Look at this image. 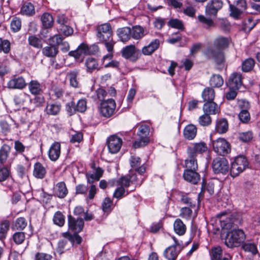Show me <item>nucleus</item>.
<instances>
[{"label": "nucleus", "instance_id": "9d476101", "mask_svg": "<svg viewBox=\"0 0 260 260\" xmlns=\"http://www.w3.org/2000/svg\"><path fill=\"white\" fill-rule=\"evenodd\" d=\"M223 6L222 0H210L205 8L206 15L211 17H216L218 12L222 9Z\"/></svg>", "mask_w": 260, "mask_h": 260}, {"label": "nucleus", "instance_id": "bf43d9fd", "mask_svg": "<svg viewBox=\"0 0 260 260\" xmlns=\"http://www.w3.org/2000/svg\"><path fill=\"white\" fill-rule=\"evenodd\" d=\"M112 204L113 202L109 198H106L102 204L103 211L104 212L110 213L112 211Z\"/></svg>", "mask_w": 260, "mask_h": 260}, {"label": "nucleus", "instance_id": "4be33fe9", "mask_svg": "<svg viewBox=\"0 0 260 260\" xmlns=\"http://www.w3.org/2000/svg\"><path fill=\"white\" fill-rule=\"evenodd\" d=\"M47 173L46 169L40 162L35 164L33 170V176L38 179H42L46 176Z\"/></svg>", "mask_w": 260, "mask_h": 260}, {"label": "nucleus", "instance_id": "0eeeda50", "mask_svg": "<svg viewBox=\"0 0 260 260\" xmlns=\"http://www.w3.org/2000/svg\"><path fill=\"white\" fill-rule=\"evenodd\" d=\"M121 55L125 59L135 62L141 57V52L135 45H129L122 49Z\"/></svg>", "mask_w": 260, "mask_h": 260}, {"label": "nucleus", "instance_id": "37998d69", "mask_svg": "<svg viewBox=\"0 0 260 260\" xmlns=\"http://www.w3.org/2000/svg\"><path fill=\"white\" fill-rule=\"evenodd\" d=\"M136 175L133 174L129 177L123 176L121 177L117 181V183L120 186L123 187H127L130 185V183H133L134 180L133 178H136Z\"/></svg>", "mask_w": 260, "mask_h": 260}, {"label": "nucleus", "instance_id": "a211bd4d", "mask_svg": "<svg viewBox=\"0 0 260 260\" xmlns=\"http://www.w3.org/2000/svg\"><path fill=\"white\" fill-rule=\"evenodd\" d=\"M197 170H185L183 177L184 179L193 184H196L200 180V176L196 172Z\"/></svg>", "mask_w": 260, "mask_h": 260}, {"label": "nucleus", "instance_id": "c03bdc74", "mask_svg": "<svg viewBox=\"0 0 260 260\" xmlns=\"http://www.w3.org/2000/svg\"><path fill=\"white\" fill-rule=\"evenodd\" d=\"M254 64L255 61L253 58H247L242 63V70L244 72H249L253 68Z\"/></svg>", "mask_w": 260, "mask_h": 260}, {"label": "nucleus", "instance_id": "f03ea898", "mask_svg": "<svg viewBox=\"0 0 260 260\" xmlns=\"http://www.w3.org/2000/svg\"><path fill=\"white\" fill-rule=\"evenodd\" d=\"M96 36L100 43L104 44L108 51H111L115 42L113 38V33L111 25L105 23L98 25L96 28Z\"/></svg>", "mask_w": 260, "mask_h": 260}, {"label": "nucleus", "instance_id": "7c9ffc66", "mask_svg": "<svg viewBox=\"0 0 260 260\" xmlns=\"http://www.w3.org/2000/svg\"><path fill=\"white\" fill-rule=\"evenodd\" d=\"M11 163L10 165H0V182L6 181L11 175Z\"/></svg>", "mask_w": 260, "mask_h": 260}, {"label": "nucleus", "instance_id": "052dcab7", "mask_svg": "<svg viewBox=\"0 0 260 260\" xmlns=\"http://www.w3.org/2000/svg\"><path fill=\"white\" fill-rule=\"evenodd\" d=\"M10 45L8 40L0 38V52L3 51L5 53H8L10 51Z\"/></svg>", "mask_w": 260, "mask_h": 260}, {"label": "nucleus", "instance_id": "4468645a", "mask_svg": "<svg viewBox=\"0 0 260 260\" xmlns=\"http://www.w3.org/2000/svg\"><path fill=\"white\" fill-rule=\"evenodd\" d=\"M68 224L69 229L75 233L81 232L84 226V221L82 218H75L71 215L68 216Z\"/></svg>", "mask_w": 260, "mask_h": 260}, {"label": "nucleus", "instance_id": "aec40b11", "mask_svg": "<svg viewBox=\"0 0 260 260\" xmlns=\"http://www.w3.org/2000/svg\"><path fill=\"white\" fill-rule=\"evenodd\" d=\"M159 46V41L158 39H155L151 41L148 45L144 46L141 52V54L144 55H151L154 52Z\"/></svg>", "mask_w": 260, "mask_h": 260}, {"label": "nucleus", "instance_id": "f704fd0d", "mask_svg": "<svg viewBox=\"0 0 260 260\" xmlns=\"http://www.w3.org/2000/svg\"><path fill=\"white\" fill-rule=\"evenodd\" d=\"M29 92L34 95H38L42 92V86L37 80H31L28 84Z\"/></svg>", "mask_w": 260, "mask_h": 260}, {"label": "nucleus", "instance_id": "ddd939ff", "mask_svg": "<svg viewBox=\"0 0 260 260\" xmlns=\"http://www.w3.org/2000/svg\"><path fill=\"white\" fill-rule=\"evenodd\" d=\"M207 146L205 142L194 143L189 146L187 149L188 156L197 157L199 154H202L207 150Z\"/></svg>", "mask_w": 260, "mask_h": 260}, {"label": "nucleus", "instance_id": "2f4dec72", "mask_svg": "<svg viewBox=\"0 0 260 260\" xmlns=\"http://www.w3.org/2000/svg\"><path fill=\"white\" fill-rule=\"evenodd\" d=\"M174 230L178 235H183L186 231V227L183 221L180 219H176L174 223Z\"/></svg>", "mask_w": 260, "mask_h": 260}, {"label": "nucleus", "instance_id": "cd10ccee", "mask_svg": "<svg viewBox=\"0 0 260 260\" xmlns=\"http://www.w3.org/2000/svg\"><path fill=\"white\" fill-rule=\"evenodd\" d=\"M42 54L47 57H54L58 53V47L54 45L50 44L42 48Z\"/></svg>", "mask_w": 260, "mask_h": 260}, {"label": "nucleus", "instance_id": "6ab92c4d", "mask_svg": "<svg viewBox=\"0 0 260 260\" xmlns=\"http://www.w3.org/2000/svg\"><path fill=\"white\" fill-rule=\"evenodd\" d=\"M204 113L210 115H215L220 113L219 106L213 101L206 102L203 105Z\"/></svg>", "mask_w": 260, "mask_h": 260}, {"label": "nucleus", "instance_id": "39448f33", "mask_svg": "<svg viewBox=\"0 0 260 260\" xmlns=\"http://www.w3.org/2000/svg\"><path fill=\"white\" fill-rule=\"evenodd\" d=\"M150 132L149 126L146 124L141 125L139 128L137 135L139 138L133 144L134 148H138L147 145L150 142L148 137Z\"/></svg>", "mask_w": 260, "mask_h": 260}, {"label": "nucleus", "instance_id": "bb28decb", "mask_svg": "<svg viewBox=\"0 0 260 260\" xmlns=\"http://www.w3.org/2000/svg\"><path fill=\"white\" fill-rule=\"evenodd\" d=\"M20 13L23 15L31 16L35 14V9L34 5L30 2H25L22 6Z\"/></svg>", "mask_w": 260, "mask_h": 260}, {"label": "nucleus", "instance_id": "5fc2aeb1", "mask_svg": "<svg viewBox=\"0 0 260 260\" xmlns=\"http://www.w3.org/2000/svg\"><path fill=\"white\" fill-rule=\"evenodd\" d=\"M27 224V222L24 217H19L15 221L13 228L17 230H23Z\"/></svg>", "mask_w": 260, "mask_h": 260}, {"label": "nucleus", "instance_id": "864d4df0", "mask_svg": "<svg viewBox=\"0 0 260 260\" xmlns=\"http://www.w3.org/2000/svg\"><path fill=\"white\" fill-rule=\"evenodd\" d=\"M229 8L230 16L236 19H239L243 13L237 7H236L235 5L230 4Z\"/></svg>", "mask_w": 260, "mask_h": 260}, {"label": "nucleus", "instance_id": "3c124183", "mask_svg": "<svg viewBox=\"0 0 260 260\" xmlns=\"http://www.w3.org/2000/svg\"><path fill=\"white\" fill-rule=\"evenodd\" d=\"M9 227L10 222L8 220H4L1 222L0 224V240L6 238Z\"/></svg>", "mask_w": 260, "mask_h": 260}, {"label": "nucleus", "instance_id": "4c0bfd02", "mask_svg": "<svg viewBox=\"0 0 260 260\" xmlns=\"http://www.w3.org/2000/svg\"><path fill=\"white\" fill-rule=\"evenodd\" d=\"M210 85L212 87L218 88L223 84V79L219 74H213L209 80Z\"/></svg>", "mask_w": 260, "mask_h": 260}, {"label": "nucleus", "instance_id": "7ed1b4c3", "mask_svg": "<svg viewBox=\"0 0 260 260\" xmlns=\"http://www.w3.org/2000/svg\"><path fill=\"white\" fill-rule=\"evenodd\" d=\"M245 238L246 236L242 230H233L227 234L225 244L229 248L237 247L244 242Z\"/></svg>", "mask_w": 260, "mask_h": 260}, {"label": "nucleus", "instance_id": "ea45409f", "mask_svg": "<svg viewBox=\"0 0 260 260\" xmlns=\"http://www.w3.org/2000/svg\"><path fill=\"white\" fill-rule=\"evenodd\" d=\"M185 167L186 170H197L198 164L196 156L192 155V157L188 156V158L185 160Z\"/></svg>", "mask_w": 260, "mask_h": 260}, {"label": "nucleus", "instance_id": "c9c22d12", "mask_svg": "<svg viewBox=\"0 0 260 260\" xmlns=\"http://www.w3.org/2000/svg\"><path fill=\"white\" fill-rule=\"evenodd\" d=\"M86 67V71L89 73L92 72L94 70L98 69L99 63L98 60L92 57H88L85 62Z\"/></svg>", "mask_w": 260, "mask_h": 260}, {"label": "nucleus", "instance_id": "603ef678", "mask_svg": "<svg viewBox=\"0 0 260 260\" xmlns=\"http://www.w3.org/2000/svg\"><path fill=\"white\" fill-rule=\"evenodd\" d=\"M168 25L172 28L183 30L184 29V26L183 22L178 19H171L168 22Z\"/></svg>", "mask_w": 260, "mask_h": 260}, {"label": "nucleus", "instance_id": "0e129e2a", "mask_svg": "<svg viewBox=\"0 0 260 260\" xmlns=\"http://www.w3.org/2000/svg\"><path fill=\"white\" fill-rule=\"evenodd\" d=\"M238 117L240 121L244 123L248 122L250 119V115L248 111L241 110Z\"/></svg>", "mask_w": 260, "mask_h": 260}, {"label": "nucleus", "instance_id": "6e6d98bb", "mask_svg": "<svg viewBox=\"0 0 260 260\" xmlns=\"http://www.w3.org/2000/svg\"><path fill=\"white\" fill-rule=\"evenodd\" d=\"M243 249L246 251L256 254L258 252L256 245L253 243H245L242 245Z\"/></svg>", "mask_w": 260, "mask_h": 260}, {"label": "nucleus", "instance_id": "338daca9", "mask_svg": "<svg viewBox=\"0 0 260 260\" xmlns=\"http://www.w3.org/2000/svg\"><path fill=\"white\" fill-rule=\"evenodd\" d=\"M96 98L95 100H98L99 101H104L105 97L107 95V92L103 88H99L95 91Z\"/></svg>", "mask_w": 260, "mask_h": 260}, {"label": "nucleus", "instance_id": "69168bd1", "mask_svg": "<svg viewBox=\"0 0 260 260\" xmlns=\"http://www.w3.org/2000/svg\"><path fill=\"white\" fill-rule=\"evenodd\" d=\"M68 243V240L62 239L59 241L58 243V246L56 249V251L59 254H61L64 252L66 249V246Z\"/></svg>", "mask_w": 260, "mask_h": 260}, {"label": "nucleus", "instance_id": "79ce46f5", "mask_svg": "<svg viewBox=\"0 0 260 260\" xmlns=\"http://www.w3.org/2000/svg\"><path fill=\"white\" fill-rule=\"evenodd\" d=\"M211 260H220L222 255V250L220 246L214 247L210 251Z\"/></svg>", "mask_w": 260, "mask_h": 260}, {"label": "nucleus", "instance_id": "9b49d317", "mask_svg": "<svg viewBox=\"0 0 260 260\" xmlns=\"http://www.w3.org/2000/svg\"><path fill=\"white\" fill-rule=\"evenodd\" d=\"M116 108V103L112 99L103 101L101 104L100 112L105 117H110L113 115Z\"/></svg>", "mask_w": 260, "mask_h": 260}, {"label": "nucleus", "instance_id": "de8ad7c7", "mask_svg": "<svg viewBox=\"0 0 260 260\" xmlns=\"http://www.w3.org/2000/svg\"><path fill=\"white\" fill-rule=\"evenodd\" d=\"M53 221L55 224L62 226L65 222L64 216L60 211H57L54 215Z\"/></svg>", "mask_w": 260, "mask_h": 260}, {"label": "nucleus", "instance_id": "72a5a7b5", "mask_svg": "<svg viewBox=\"0 0 260 260\" xmlns=\"http://www.w3.org/2000/svg\"><path fill=\"white\" fill-rule=\"evenodd\" d=\"M131 32L132 37L136 40L142 38L146 34L143 27L140 25L133 26Z\"/></svg>", "mask_w": 260, "mask_h": 260}, {"label": "nucleus", "instance_id": "dca6fc26", "mask_svg": "<svg viewBox=\"0 0 260 260\" xmlns=\"http://www.w3.org/2000/svg\"><path fill=\"white\" fill-rule=\"evenodd\" d=\"M61 153V145L60 143L54 142L50 147L48 150V156L53 161H56L59 157Z\"/></svg>", "mask_w": 260, "mask_h": 260}, {"label": "nucleus", "instance_id": "774afa93", "mask_svg": "<svg viewBox=\"0 0 260 260\" xmlns=\"http://www.w3.org/2000/svg\"><path fill=\"white\" fill-rule=\"evenodd\" d=\"M239 138L241 141L244 142H247L252 139V134L251 132L242 133L239 134Z\"/></svg>", "mask_w": 260, "mask_h": 260}, {"label": "nucleus", "instance_id": "49530a36", "mask_svg": "<svg viewBox=\"0 0 260 260\" xmlns=\"http://www.w3.org/2000/svg\"><path fill=\"white\" fill-rule=\"evenodd\" d=\"M28 44L34 48L40 49L42 48L43 44L40 39L36 36H30L28 38Z\"/></svg>", "mask_w": 260, "mask_h": 260}, {"label": "nucleus", "instance_id": "473e14b6", "mask_svg": "<svg viewBox=\"0 0 260 260\" xmlns=\"http://www.w3.org/2000/svg\"><path fill=\"white\" fill-rule=\"evenodd\" d=\"M215 95V91L211 87L205 88L202 93V96L205 103L213 101Z\"/></svg>", "mask_w": 260, "mask_h": 260}, {"label": "nucleus", "instance_id": "c756f323", "mask_svg": "<svg viewBox=\"0 0 260 260\" xmlns=\"http://www.w3.org/2000/svg\"><path fill=\"white\" fill-rule=\"evenodd\" d=\"M197 127L193 124L187 125L184 129L183 135L188 140L193 139L197 135Z\"/></svg>", "mask_w": 260, "mask_h": 260}, {"label": "nucleus", "instance_id": "09e8293b", "mask_svg": "<svg viewBox=\"0 0 260 260\" xmlns=\"http://www.w3.org/2000/svg\"><path fill=\"white\" fill-rule=\"evenodd\" d=\"M199 123L203 126H208L212 123V118L210 114L204 113L198 119Z\"/></svg>", "mask_w": 260, "mask_h": 260}, {"label": "nucleus", "instance_id": "f8f14e48", "mask_svg": "<svg viewBox=\"0 0 260 260\" xmlns=\"http://www.w3.org/2000/svg\"><path fill=\"white\" fill-rule=\"evenodd\" d=\"M107 144L109 152L115 154L119 151L122 146V140L117 136L112 135L108 138Z\"/></svg>", "mask_w": 260, "mask_h": 260}, {"label": "nucleus", "instance_id": "13d9d810", "mask_svg": "<svg viewBox=\"0 0 260 260\" xmlns=\"http://www.w3.org/2000/svg\"><path fill=\"white\" fill-rule=\"evenodd\" d=\"M25 239V235L24 232H17L13 235V240L16 244H22Z\"/></svg>", "mask_w": 260, "mask_h": 260}, {"label": "nucleus", "instance_id": "8fccbe9b", "mask_svg": "<svg viewBox=\"0 0 260 260\" xmlns=\"http://www.w3.org/2000/svg\"><path fill=\"white\" fill-rule=\"evenodd\" d=\"M198 19L200 22L206 26V27L207 29L215 27V24L211 18H207L201 15L198 16Z\"/></svg>", "mask_w": 260, "mask_h": 260}, {"label": "nucleus", "instance_id": "f257e3e1", "mask_svg": "<svg viewBox=\"0 0 260 260\" xmlns=\"http://www.w3.org/2000/svg\"><path fill=\"white\" fill-rule=\"evenodd\" d=\"M230 42L229 38L218 36L213 40V46L208 47L204 54L208 59L213 60L217 64H223L225 62L223 50L229 47Z\"/></svg>", "mask_w": 260, "mask_h": 260}, {"label": "nucleus", "instance_id": "4d7b16f0", "mask_svg": "<svg viewBox=\"0 0 260 260\" xmlns=\"http://www.w3.org/2000/svg\"><path fill=\"white\" fill-rule=\"evenodd\" d=\"M10 26L13 31H18L21 27V19L18 17L13 18L11 22Z\"/></svg>", "mask_w": 260, "mask_h": 260}, {"label": "nucleus", "instance_id": "b1692460", "mask_svg": "<svg viewBox=\"0 0 260 260\" xmlns=\"http://www.w3.org/2000/svg\"><path fill=\"white\" fill-rule=\"evenodd\" d=\"M131 29L129 27H123L118 28L117 35L120 40L122 42H127L131 38Z\"/></svg>", "mask_w": 260, "mask_h": 260}, {"label": "nucleus", "instance_id": "5701e85b", "mask_svg": "<svg viewBox=\"0 0 260 260\" xmlns=\"http://www.w3.org/2000/svg\"><path fill=\"white\" fill-rule=\"evenodd\" d=\"M229 123L226 119L219 118L216 120L215 124V131L220 134H223L228 131Z\"/></svg>", "mask_w": 260, "mask_h": 260}, {"label": "nucleus", "instance_id": "423d86ee", "mask_svg": "<svg viewBox=\"0 0 260 260\" xmlns=\"http://www.w3.org/2000/svg\"><path fill=\"white\" fill-rule=\"evenodd\" d=\"M213 150L219 155L224 156L231 152L230 144L224 138H218L212 142Z\"/></svg>", "mask_w": 260, "mask_h": 260}, {"label": "nucleus", "instance_id": "2eb2a0df", "mask_svg": "<svg viewBox=\"0 0 260 260\" xmlns=\"http://www.w3.org/2000/svg\"><path fill=\"white\" fill-rule=\"evenodd\" d=\"M228 83L230 89H239L242 85V74L237 72L233 73L230 76Z\"/></svg>", "mask_w": 260, "mask_h": 260}, {"label": "nucleus", "instance_id": "412c9836", "mask_svg": "<svg viewBox=\"0 0 260 260\" xmlns=\"http://www.w3.org/2000/svg\"><path fill=\"white\" fill-rule=\"evenodd\" d=\"M7 85L10 89H23L26 86V83L22 77H18L10 80Z\"/></svg>", "mask_w": 260, "mask_h": 260}, {"label": "nucleus", "instance_id": "a18cd8bd", "mask_svg": "<svg viewBox=\"0 0 260 260\" xmlns=\"http://www.w3.org/2000/svg\"><path fill=\"white\" fill-rule=\"evenodd\" d=\"M31 110L24 107L20 111V120L22 123H25L28 121V118L31 116Z\"/></svg>", "mask_w": 260, "mask_h": 260}, {"label": "nucleus", "instance_id": "680f3d73", "mask_svg": "<svg viewBox=\"0 0 260 260\" xmlns=\"http://www.w3.org/2000/svg\"><path fill=\"white\" fill-rule=\"evenodd\" d=\"M128 193L129 192L127 190H125L124 187L120 186L115 190L113 197L117 199H121L123 197L127 196Z\"/></svg>", "mask_w": 260, "mask_h": 260}, {"label": "nucleus", "instance_id": "e433bc0d", "mask_svg": "<svg viewBox=\"0 0 260 260\" xmlns=\"http://www.w3.org/2000/svg\"><path fill=\"white\" fill-rule=\"evenodd\" d=\"M41 22L44 28H51L54 23L53 18L48 13H44L41 17Z\"/></svg>", "mask_w": 260, "mask_h": 260}, {"label": "nucleus", "instance_id": "1a4fd4ad", "mask_svg": "<svg viewBox=\"0 0 260 260\" xmlns=\"http://www.w3.org/2000/svg\"><path fill=\"white\" fill-rule=\"evenodd\" d=\"M87 108V102L85 99L79 100L77 104L73 101L68 102L66 104V109L70 115H72L76 112H84Z\"/></svg>", "mask_w": 260, "mask_h": 260}, {"label": "nucleus", "instance_id": "f3484780", "mask_svg": "<svg viewBox=\"0 0 260 260\" xmlns=\"http://www.w3.org/2000/svg\"><path fill=\"white\" fill-rule=\"evenodd\" d=\"M11 151V147L7 144H4L0 147V165H10L8 158Z\"/></svg>", "mask_w": 260, "mask_h": 260}, {"label": "nucleus", "instance_id": "a878e982", "mask_svg": "<svg viewBox=\"0 0 260 260\" xmlns=\"http://www.w3.org/2000/svg\"><path fill=\"white\" fill-rule=\"evenodd\" d=\"M79 74V70L74 69L73 70L70 71L67 74V77L70 81V85L74 88L78 87L79 81L78 76Z\"/></svg>", "mask_w": 260, "mask_h": 260}, {"label": "nucleus", "instance_id": "a19ab883", "mask_svg": "<svg viewBox=\"0 0 260 260\" xmlns=\"http://www.w3.org/2000/svg\"><path fill=\"white\" fill-rule=\"evenodd\" d=\"M61 109V105L58 104H48L46 108V113L48 115H56Z\"/></svg>", "mask_w": 260, "mask_h": 260}, {"label": "nucleus", "instance_id": "58836bf2", "mask_svg": "<svg viewBox=\"0 0 260 260\" xmlns=\"http://www.w3.org/2000/svg\"><path fill=\"white\" fill-rule=\"evenodd\" d=\"M29 99V95L24 92H21L15 95L14 102L17 105L22 106Z\"/></svg>", "mask_w": 260, "mask_h": 260}, {"label": "nucleus", "instance_id": "20e7f679", "mask_svg": "<svg viewBox=\"0 0 260 260\" xmlns=\"http://www.w3.org/2000/svg\"><path fill=\"white\" fill-rule=\"evenodd\" d=\"M249 162L246 157L243 155L236 157L234 161L231 163L230 174L234 178L238 176L248 168Z\"/></svg>", "mask_w": 260, "mask_h": 260}, {"label": "nucleus", "instance_id": "e2e57ef3", "mask_svg": "<svg viewBox=\"0 0 260 260\" xmlns=\"http://www.w3.org/2000/svg\"><path fill=\"white\" fill-rule=\"evenodd\" d=\"M192 214V210L188 207H183L180 209L179 216L183 218L189 220L191 218Z\"/></svg>", "mask_w": 260, "mask_h": 260}, {"label": "nucleus", "instance_id": "c85d7f7f", "mask_svg": "<svg viewBox=\"0 0 260 260\" xmlns=\"http://www.w3.org/2000/svg\"><path fill=\"white\" fill-rule=\"evenodd\" d=\"M54 192L58 198H64L68 192L64 182H60L57 183L55 187Z\"/></svg>", "mask_w": 260, "mask_h": 260}, {"label": "nucleus", "instance_id": "393cba45", "mask_svg": "<svg viewBox=\"0 0 260 260\" xmlns=\"http://www.w3.org/2000/svg\"><path fill=\"white\" fill-rule=\"evenodd\" d=\"M180 251L175 246H170L165 249L164 255L168 260H176Z\"/></svg>", "mask_w": 260, "mask_h": 260}, {"label": "nucleus", "instance_id": "6e6552de", "mask_svg": "<svg viewBox=\"0 0 260 260\" xmlns=\"http://www.w3.org/2000/svg\"><path fill=\"white\" fill-rule=\"evenodd\" d=\"M212 167L215 174H226L229 170V164L224 157H217L212 162Z\"/></svg>", "mask_w": 260, "mask_h": 260}]
</instances>
